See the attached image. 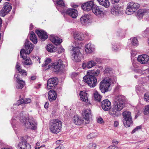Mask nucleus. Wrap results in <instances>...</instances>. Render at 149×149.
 Wrapping results in <instances>:
<instances>
[{"instance_id": "nucleus-1", "label": "nucleus", "mask_w": 149, "mask_h": 149, "mask_svg": "<svg viewBox=\"0 0 149 149\" xmlns=\"http://www.w3.org/2000/svg\"><path fill=\"white\" fill-rule=\"evenodd\" d=\"M100 70H89L87 72V75L83 77L84 82L86 83L91 88H94L96 85L97 79L96 77L99 75Z\"/></svg>"}, {"instance_id": "nucleus-2", "label": "nucleus", "mask_w": 149, "mask_h": 149, "mask_svg": "<svg viewBox=\"0 0 149 149\" xmlns=\"http://www.w3.org/2000/svg\"><path fill=\"white\" fill-rule=\"evenodd\" d=\"M124 104V100L118 97V100L114 102L113 106L109 112L110 114L114 117L119 115V111L123 108Z\"/></svg>"}, {"instance_id": "nucleus-3", "label": "nucleus", "mask_w": 149, "mask_h": 149, "mask_svg": "<svg viewBox=\"0 0 149 149\" xmlns=\"http://www.w3.org/2000/svg\"><path fill=\"white\" fill-rule=\"evenodd\" d=\"M61 126L62 123L60 120L58 119H54L50 121L49 128L51 132L56 134L60 131Z\"/></svg>"}, {"instance_id": "nucleus-4", "label": "nucleus", "mask_w": 149, "mask_h": 149, "mask_svg": "<svg viewBox=\"0 0 149 149\" xmlns=\"http://www.w3.org/2000/svg\"><path fill=\"white\" fill-rule=\"evenodd\" d=\"M122 115L123 118L122 121L125 127H129L131 125H133L132 117L130 112L125 111L123 112Z\"/></svg>"}, {"instance_id": "nucleus-5", "label": "nucleus", "mask_w": 149, "mask_h": 149, "mask_svg": "<svg viewBox=\"0 0 149 149\" xmlns=\"http://www.w3.org/2000/svg\"><path fill=\"white\" fill-rule=\"evenodd\" d=\"M25 49H22L20 52L21 58L25 59V56L24 55V54L26 55L30 54L33 49L34 45L31 43L27 40H26L24 44Z\"/></svg>"}, {"instance_id": "nucleus-6", "label": "nucleus", "mask_w": 149, "mask_h": 149, "mask_svg": "<svg viewBox=\"0 0 149 149\" xmlns=\"http://www.w3.org/2000/svg\"><path fill=\"white\" fill-rule=\"evenodd\" d=\"M81 48V47L79 46H76L75 47H74L72 50V52H73L72 55V59L76 62L81 61V55L80 52Z\"/></svg>"}, {"instance_id": "nucleus-7", "label": "nucleus", "mask_w": 149, "mask_h": 149, "mask_svg": "<svg viewBox=\"0 0 149 149\" xmlns=\"http://www.w3.org/2000/svg\"><path fill=\"white\" fill-rule=\"evenodd\" d=\"M139 5L137 3L132 2L128 3L125 11V13L127 15L131 14L135 12L139 7Z\"/></svg>"}, {"instance_id": "nucleus-8", "label": "nucleus", "mask_w": 149, "mask_h": 149, "mask_svg": "<svg viewBox=\"0 0 149 149\" xmlns=\"http://www.w3.org/2000/svg\"><path fill=\"white\" fill-rule=\"evenodd\" d=\"M110 85V83L108 81V80L104 79L100 84V89L102 93H105L110 90L109 89Z\"/></svg>"}, {"instance_id": "nucleus-9", "label": "nucleus", "mask_w": 149, "mask_h": 149, "mask_svg": "<svg viewBox=\"0 0 149 149\" xmlns=\"http://www.w3.org/2000/svg\"><path fill=\"white\" fill-rule=\"evenodd\" d=\"M27 121V123L25 124L26 128L33 130H35L37 128V122L32 117H29Z\"/></svg>"}, {"instance_id": "nucleus-10", "label": "nucleus", "mask_w": 149, "mask_h": 149, "mask_svg": "<svg viewBox=\"0 0 149 149\" xmlns=\"http://www.w3.org/2000/svg\"><path fill=\"white\" fill-rule=\"evenodd\" d=\"M3 7L0 11V15L4 17L7 15L11 10L12 6L10 3L5 2L3 5Z\"/></svg>"}, {"instance_id": "nucleus-11", "label": "nucleus", "mask_w": 149, "mask_h": 149, "mask_svg": "<svg viewBox=\"0 0 149 149\" xmlns=\"http://www.w3.org/2000/svg\"><path fill=\"white\" fill-rule=\"evenodd\" d=\"M58 83V79L56 77H53L49 79L47 81V87L49 89H52L54 87V89H56V86Z\"/></svg>"}, {"instance_id": "nucleus-12", "label": "nucleus", "mask_w": 149, "mask_h": 149, "mask_svg": "<svg viewBox=\"0 0 149 149\" xmlns=\"http://www.w3.org/2000/svg\"><path fill=\"white\" fill-rule=\"evenodd\" d=\"M63 13H65L72 18H76L77 16L78 12L77 11L73 8H69L68 9H64L63 10Z\"/></svg>"}, {"instance_id": "nucleus-13", "label": "nucleus", "mask_w": 149, "mask_h": 149, "mask_svg": "<svg viewBox=\"0 0 149 149\" xmlns=\"http://www.w3.org/2000/svg\"><path fill=\"white\" fill-rule=\"evenodd\" d=\"M94 5V2L93 1H90L84 3L81 6V8L84 11H89L92 10Z\"/></svg>"}, {"instance_id": "nucleus-14", "label": "nucleus", "mask_w": 149, "mask_h": 149, "mask_svg": "<svg viewBox=\"0 0 149 149\" xmlns=\"http://www.w3.org/2000/svg\"><path fill=\"white\" fill-rule=\"evenodd\" d=\"M18 149H31V146L27 143L25 140H22V141L19 143L17 146Z\"/></svg>"}, {"instance_id": "nucleus-15", "label": "nucleus", "mask_w": 149, "mask_h": 149, "mask_svg": "<svg viewBox=\"0 0 149 149\" xmlns=\"http://www.w3.org/2000/svg\"><path fill=\"white\" fill-rule=\"evenodd\" d=\"M101 106L102 109L105 111H108L111 108V103L108 99L103 100L101 103Z\"/></svg>"}, {"instance_id": "nucleus-16", "label": "nucleus", "mask_w": 149, "mask_h": 149, "mask_svg": "<svg viewBox=\"0 0 149 149\" xmlns=\"http://www.w3.org/2000/svg\"><path fill=\"white\" fill-rule=\"evenodd\" d=\"M138 61L142 64L147 63L149 64V56L146 54H143L138 56Z\"/></svg>"}, {"instance_id": "nucleus-17", "label": "nucleus", "mask_w": 149, "mask_h": 149, "mask_svg": "<svg viewBox=\"0 0 149 149\" xmlns=\"http://www.w3.org/2000/svg\"><path fill=\"white\" fill-rule=\"evenodd\" d=\"M48 98L50 102H52L56 100L57 97V93L56 89H52L48 93Z\"/></svg>"}, {"instance_id": "nucleus-18", "label": "nucleus", "mask_w": 149, "mask_h": 149, "mask_svg": "<svg viewBox=\"0 0 149 149\" xmlns=\"http://www.w3.org/2000/svg\"><path fill=\"white\" fill-rule=\"evenodd\" d=\"M36 33L41 40H45L47 38V33L44 31L37 29L36 31Z\"/></svg>"}, {"instance_id": "nucleus-19", "label": "nucleus", "mask_w": 149, "mask_h": 149, "mask_svg": "<svg viewBox=\"0 0 149 149\" xmlns=\"http://www.w3.org/2000/svg\"><path fill=\"white\" fill-rule=\"evenodd\" d=\"M92 11L93 13L97 16L100 15L104 13L103 9L95 4Z\"/></svg>"}, {"instance_id": "nucleus-20", "label": "nucleus", "mask_w": 149, "mask_h": 149, "mask_svg": "<svg viewBox=\"0 0 149 149\" xmlns=\"http://www.w3.org/2000/svg\"><path fill=\"white\" fill-rule=\"evenodd\" d=\"M51 41L54 43L55 45H59L62 42V40L58 37L55 36L54 35H51L49 37Z\"/></svg>"}, {"instance_id": "nucleus-21", "label": "nucleus", "mask_w": 149, "mask_h": 149, "mask_svg": "<svg viewBox=\"0 0 149 149\" xmlns=\"http://www.w3.org/2000/svg\"><path fill=\"white\" fill-rule=\"evenodd\" d=\"M57 5L56 7L58 10L61 12L62 11L63 13V10L64 9H66L67 7L65 6V4L63 0H58L56 1Z\"/></svg>"}, {"instance_id": "nucleus-22", "label": "nucleus", "mask_w": 149, "mask_h": 149, "mask_svg": "<svg viewBox=\"0 0 149 149\" xmlns=\"http://www.w3.org/2000/svg\"><path fill=\"white\" fill-rule=\"evenodd\" d=\"M82 116L83 118L87 121L90 118L91 116V111L89 109H85L82 111Z\"/></svg>"}, {"instance_id": "nucleus-23", "label": "nucleus", "mask_w": 149, "mask_h": 149, "mask_svg": "<svg viewBox=\"0 0 149 149\" xmlns=\"http://www.w3.org/2000/svg\"><path fill=\"white\" fill-rule=\"evenodd\" d=\"M64 65H63V61L61 59H59L57 63L54 65V68L56 70L55 72H59L62 70Z\"/></svg>"}, {"instance_id": "nucleus-24", "label": "nucleus", "mask_w": 149, "mask_h": 149, "mask_svg": "<svg viewBox=\"0 0 149 149\" xmlns=\"http://www.w3.org/2000/svg\"><path fill=\"white\" fill-rule=\"evenodd\" d=\"M15 67L17 70L18 71V72L21 74L22 75H24V76H26L27 75V73L26 71L24 70L21 69L20 64L18 62H17Z\"/></svg>"}, {"instance_id": "nucleus-25", "label": "nucleus", "mask_w": 149, "mask_h": 149, "mask_svg": "<svg viewBox=\"0 0 149 149\" xmlns=\"http://www.w3.org/2000/svg\"><path fill=\"white\" fill-rule=\"evenodd\" d=\"M17 79V81L18 82V84H17L16 87L18 89H22L24 87L25 83L24 81L21 79L19 76V75L16 77Z\"/></svg>"}, {"instance_id": "nucleus-26", "label": "nucleus", "mask_w": 149, "mask_h": 149, "mask_svg": "<svg viewBox=\"0 0 149 149\" xmlns=\"http://www.w3.org/2000/svg\"><path fill=\"white\" fill-rule=\"evenodd\" d=\"M84 120L81 117H79L77 116H74L72 118V122L77 125H80L82 123Z\"/></svg>"}, {"instance_id": "nucleus-27", "label": "nucleus", "mask_w": 149, "mask_h": 149, "mask_svg": "<svg viewBox=\"0 0 149 149\" xmlns=\"http://www.w3.org/2000/svg\"><path fill=\"white\" fill-rule=\"evenodd\" d=\"M46 48L48 52H54L56 51L57 46L53 44H49L47 46Z\"/></svg>"}, {"instance_id": "nucleus-28", "label": "nucleus", "mask_w": 149, "mask_h": 149, "mask_svg": "<svg viewBox=\"0 0 149 149\" xmlns=\"http://www.w3.org/2000/svg\"><path fill=\"white\" fill-rule=\"evenodd\" d=\"M30 36V39L34 44H36L37 42V38L35 33L33 31L29 32V35Z\"/></svg>"}, {"instance_id": "nucleus-29", "label": "nucleus", "mask_w": 149, "mask_h": 149, "mask_svg": "<svg viewBox=\"0 0 149 149\" xmlns=\"http://www.w3.org/2000/svg\"><path fill=\"white\" fill-rule=\"evenodd\" d=\"M74 36V38L76 40H81L84 38V35L81 32H75Z\"/></svg>"}, {"instance_id": "nucleus-30", "label": "nucleus", "mask_w": 149, "mask_h": 149, "mask_svg": "<svg viewBox=\"0 0 149 149\" xmlns=\"http://www.w3.org/2000/svg\"><path fill=\"white\" fill-rule=\"evenodd\" d=\"M80 21L83 24L89 23L90 22L89 15H87L82 16L80 19Z\"/></svg>"}, {"instance_id": "nucleus-31", "label": "nucleus", "mask_w": 149, "mask_h": 149, "mask_svg": "<svg viewBox=\"0 0 149 149\" xmlns=\"http://www.w3.org/2000/svg\"><path fill=\"white\" fill-rule=\"evenodd\" d=\"M148 13H149L148 9H140L138 11L137 15L139 17L141 18L144 15Z\"/></svg>"}, {"instance_id": "nucleus-32", "label": "nucleus", "mask_w": 149, "mask_h": 149, "mask_svg": "<svg viewBox=\"0 0 149 149\" xmlns=\"http://www.w3.org/2000/svg\"><path fill=\"white\" fill-rule=\"evenodd\" d=\"M99 3L106 8L110 6V3L108 0H97Z\"/></svg>"}, {"instance_id": "nucleus-33", "label": "nucleus", "mask_w": 149, "mask_h": 149, "mask_svg": "<svg viewBox=\"0 0 149 149\" xmlns=\"http://www.w3.org/2000/svg\"><path fill=\"white\" fill-rule=\"evenodd\" d=\"M81 99L83 101L87 102L88 101L87 93L86 92L81 91L79 94Z\"/></svg>"}, {"instance_id": "nucleus-34", "label": "nucleus", "mask_w": 149, "mask_h": 149, "mask_svg": "<svg viewBox=\"0 0 149 149\" xmlns=\"http://www.w3.org/2000/svg\"><path fill=\"white\" fill-rule=\"evenodd\" d=\"M24 60V61L22 62V63L24 65L31 66L32 65V62L29 57H27L26 56H25V59Z\"/></svg>"}, {"instance_id": "nucleus-35", "label": "nucleus", "mask_w": 149, "mask_h": 149, "mask_svg": "<svg viewBox=\"0 0 149 149\" xmlns=\"http://www.w3.org/2000/svg\"><path fill=\"white\" fill-rule=\"evenodd\" d=\"M93 50V48L92 47L91 44L90 43L87 44L85 46V51L87 53H91Z\"/></svg>"}, {"instance_id": "nucleus-36", "label": "nucleus", "mask_w": 149, "mask_h": 149, "mask_svg": "<svg viewBox=\"0 0 149 149\" xmlns=\"http://www.w3.org/2000/svg\"><path fill=\"white\" fill-rule=\"evenodd\" d=\"M94 97L95 100L97 102H100L101 101V96L97 91H96L94 94Z\"/></svg>"}, {"instance_id": "nucleus-37", "label": "nucleus", "mask_w": 149, "mask_h": 149, "mask_svg": "<svg viewBox=\"0 0 149 149\" xmlns=\"http://www.w3.org/2000/svg\"><path fill=\"white\" fill-rule=\"evenodd\" d=\"M112 73V68L109 67L106 68L104 71V74H107L108 76H110Z\"/></svg>"}, {"instance_id": "nucleus-38", "label": "nucleus", "mask_w": 149, "mask_h": 149, "mask_svg": "<svg viewBox=\"0 0 149 149\" xmlns=\"http://www.w3.org/2000/svg\"><path fill=\"white\" fill-rule=\"evenodd\" d=\"M111 12L112 14L115 15H119L121 13V11L115 8L112 9L111 10Z\"/></svg>"}, {"instance_id": "nucleus-39", "label": "nucleus", "mask_w": 149, "mask_h": 149, "mask_svg": "<svg viewBox=\"0 0 149 149\" xmlns=\"http://www.w3.org/2000/svg\"><path fill=\"white\" fill-rule=\"evenodd\" d=\"M131 40L132 45L134 46H137L139 45L138 41L136 38L134 37L130 39Z\"/></svg>"}, {"instance_id": "nucleus-40", "label": "nucleus", "mask_w": 149, "mask_h": 149, "mask_svg": "<svg viewBox=\"0 0 149 149\" xmlns=\"http://www.w3.org/2000/svg\"><path fill=\"white\" fill-rule=\"evenodd\" d=\"M116 78L115 76L113 75V76H111L109 77V80H108V81H109L110 83V85L111 83H114V82H116Z\"/></svg>"}, {"instance_id": "nucleus-41", "label": "nucleus", "mask_w": 149, "mask_h": 149, "mask_svg": "<svg viewBox=\"0 0 149 149\" xmlns=\"http://www.w3.org/2000/svg\"><path fill=\"white\" fill-rule=\"evenodd\" d=\"M87 63L88 68H91L95 65L96 64V63L93 60L89 61Z\"/></svg>"}, {"instance_id": "nucleus-42", "label": "nucleus", "mask_w": 149, "mask_h": 149, "mask_svg": "<svg viewBox=\"0 0 149 149\" xmlns=\"http://www.w3.org/2000/svg\"><path fill=\"white\" fill-rule=\"evenodd\" d=\"M19 120L20 122L23 123L25 126L26 123H27V119L24 116H22L20 118Z\"/></svg>"}, {"instance_id": "nucleus-43", "label": "nucleus", "mask_w": 149, "mask_h": 149, "mask_svg": "<svg viewBox=\"0 0 149 149\" xmlns=\"http://www.w3.org/2000/svg\"><path fill=\"white\" fill-rule=\"evenodd\" d=\"M117 35L119 36L123 37L125 34V31L121 29H119L117 32Z\"/></svg>"}, {"instance_id": "nucleus-44", "label": "nucleus", "mask_w": 149, "mask_h": 149, "mask_svg": "<svg viewBox=\"0 0 149 149\" xmlns=\"http://www.w3.org/2000/svg\"><path fill=\"white\" fill-rule=\"evenodd\" d=\"M97 134L96 133H91L88 135L87 136V138L88 139H92L97 136Z\"/></svg>"}, {"instance_id": "nucleus-45", "label": "nucleus", "mask_w": 149, "mask_h": 149, "mask_svg": "<svg viewBox=\"0 0 149 149\" xmlns=\"http://www.w3.org/2000/svg\"><path fill=\"white\" fill-rule=\"evenodd\" d=\"M51 61V58H47L45 61V63L42 65V67L45 66L50 63Z\"/></svg>"}, {"instance_id": "nucleus-46", "label": "nucleus", "mask_w": 149, "mask_h": 149, "mask_svg": "<svg viewBox=\"0 0 149 149\" xmlns=\"http://www.w3.org/2000/svg\"><path fill=\"white\" fill-rule=\"evenodd\" d=\"M143 112L145 115H149V105H147L145 107Z\"/></svg>"}, {"instance_id": "nucleus-47", "label": "nucleus", "mask_w": 149, "mask_h": 149, "mask_svg": "<svg viewBox=\"0 0 149 149\" xmlns=\"http://www.w3.org/2000/svg\"><path fill=\"white\" fill-rule=\"evenodd\" d=\"M93 61H96L98 63H100L102 62V59L99 58L94 57L93 58Z\"/></svg>"}, {"instance_id": "nucleus-48", "label": "nucleus", "mask_w": 149, "mask_h": 149, "mask_svg": "<svg viewBox=\"0 0 149 149\" xmlns=\"http://www.w3.org/2000/svg\"><path fill=\"white\" fill-rule=\"evenodd\" d=\"M96 144L94 143H91L89 144L88 147L90 149H95L96 147Z\"/></svg>"}, {"instance_id": "nucleus-49", "label": "nucleus", "mask_w": 149, "mask_h": 149, "mask_svg": "<svg viewBox=\"0 0 149 149\" xmlns=\"http://www.w3.org/2000/svg\"><path fill=\"white\" fill-rule=\"evenodd\" d=\"M144 100L147 102H149V95L148 93H145L144 96Z\"/></svg>"}, {"instance_id": "nucleus-50", "label": "nucleus", "mask_w": 149, "mask_h": 149, "mask_svg": "<svg viewBox=\"0 0 149 149\" xmlns=\"http://www.w3.org/2000/svg\"><path fill=\"white\" fill-rule=\"evenodd\" d=\"M107 149H118V148L115 145H113L108 147Z\"/></svg>"}, {"instance_id": "nucleus-51", "label": "nucleus", "mask_w": 149, "mask_h": 149, "mask_svg": "<svg viewBox=\"0 0 149 149\" xmlns=\"http://www.w3.org/2000/svg\"><path fill=\"white\" fill-rule=\"evenodd\" d=\"M18 103H19V105L24 104V99L23 98L20 99L18 101Z\"/></svg>"}, {"instance_id": "nucleus-52", "label": "nucleus", "mask_w": 149, "mask_h": 149, "mask_svg": "<svg viewBox=\"0 0 149 149\" xmlns=\"http://www.w3.org/2000/svg\"><path fill=\"white\" fill-rule=\"evenodd\" d=\"M64 49L63 48H60L58 49V51H57V52H58L57 53H58L59 54H60L61 53H62V52H64Z\"/></svg>"}, {"instance_id": "nucleus-53", "label": "nucleus", "mask_w": 149, "mask_h": 149, "mask_svg": "<svg viewBox=\"0 0 149 149\" xmlns=\"http://www.w3.org/2000/svg\"><path fill=\"white\" fill-rule=\"evenodd\" d=\"M24 104H28L31 102V100L30 99H24Z\"/></svg>"}, {"instance_id": "nucleus-54", "label": "nucleus", "mask_w": 149, "mask_h": 149, "mask_svg": "<svg viewBox=\"0 0 149 149\" xmlns=\"http://www.w3.org/2000/svg\"><path fill=\"white\" fill-rule=\"evenodd\" d=\"M82 67L84 69H85L86 68H87V63H83L82 65Z\"/></svg>"}, {"instance_id": "nucleus-55", "label": "nucleus", "mask_w": 149, "mask_h": 149, "mask_svg": "<svg viewBox=\"0 0 149 149\" xmlns=\"http://www.w3.org/2000/svg\"><path fill=\"white\" fill-rule=\"evenodd\" d=\"M97 122L99 123H102L103 122V120L101 118H100L97 119Z\"/></svg>"}, {"instance_id": "nucleus-56", "label": "nucleus", "mask_w": 149, "mask_h": 149, "mask_svg": "<svg viewBox=\"0 0 149 149\" xmlns=\"http://www.w3.org/2000/svg\"><path fill=\"white\" fill-rule=\"evenodd\" d=\"M135 88L137 92L138 91H139L141 90V87L139 85L136 86L135 87Z\"/></svg>"}, {"instance_id": "nucleus-57", "label": "nucleus", "mask_w": 149, "mask_h": 149, "mask_svg": "<svg viewBox=\"0 0 149 149\" xmlns=\"http://www.w3.org/2000/svg\"><path fill=\"white\" fill-rule=\"evenodd\" d=\"M112 48L114 50L117 51L119 49V48L116 45H113L112 47Z\"/></svg>"}, {"instance_id": "nucleus-58", "label": "nucleus", "mask_w": 149, "mask_h": 149, "mask_svg": "<svg viewBox=\"0 0 149 149\" xmlns=\"http://www.w3.org/2000/svg\"><path fill=\"white\" fill-rule=\"evenodd\" d=\"M78 75V73L76 72H73L71 76L72 77H76Z\"/></svg>"}, {"instance_id": "nucleus-59", "label": "nucleus", "mask_w": 149, "mask_h": 149, "mask_svg": "<svg viewBox=\"0 0 149 149\" xmlns=\"http://www.w3.org/2000/svg\"><path fill=\"white\" fill-rule=\"evenodd\" d=\"M58 147L60 149H65V147L62 144H60Z\"/></svg>"}, {"instance_id": "nucleus-60", "label": "nucleus", "mask_w": 149, "mask_h": 149, "mask_svg": "<svg viewBox=\"0 0 149 149\" xmlns=\"http://www.w3.org/2000/svg\"><path fill=\"white\" fill-rule=\"evenodd\" d=\"M118 125V123L117 121H115L114 122V125L115 127H117Z\"/></svg>"}, {"instance_id": "nucleus-61", "label": "nucleus", "mask_w": 149, "mask_h": 149, "mask_svg": "<svg viewBox=\"0 0 149 149\" xmlns=\"http://www.w3.org/2000/svg\"><path fill=\"white\" fill-rule=\"evenodd\" d=\"M49 103L48 102H46L44 105V107L46 109H47Z\"/></svg>"}, {"instance_id": "nucleus-62", "label": "nucleus", "mask_w": 149, "mask_h": 149, "mask_svg": "<svg viewBox=\"0 0 149 149\" xmlns=\"http://www.w3.org/2000/svg\"><path fill=\"white\" fill-rule=\"evenodd\" d=\"M112 142L113 143H115V145H117L118 144V142L117 141H116V140L114 139L112 141Z\"/></svg>"}, {"instance_id": "nucleus-63", "label": "nucleus", "mask_w": 149, "mask_h": 149, "mask_svg": "<svg viewBox=\"0 0 149 149\" xmlns=\"http://www.w3.org/2000/svg\"><path fill=\"white\" fill-rule=\"evenodd\" d=\"M141 127H142V126H141L140 125V126H137L136 127V129H137V130H140V129H141Z\"/></svg>"}, {"instance_id": "nucleus-64", "label": "nucleus", "mask_w": 149, "mask_h": 149, "mask_svg": "<svg viewBox=\"0 0 149 149\" xmlns=\"http://www.w3.org/2000/svg\"><path fill=\"white\" fill-rule=\"evenodd\" d=\"M137 130L136 129V128H134L133 130L132 131V132H131L132 133H135L136 131H137Z\"/></svg>"}]
</instances>
